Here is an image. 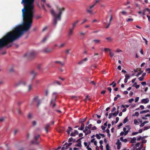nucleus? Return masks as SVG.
<instances>
[{
    "mask_svg": "<svg viewBox=\"0 0 150 150\" xmlns=\"http://www.w3.org/2000/svg\"><path fill=\"white\" fill-rule=\"evenodd\" d=\"M34 0H25V14H34Z\"/></svg>",
    "mask_w": 150,
    "mask_h": 150,
    "instance_id": "nucleus-1",
    "label": "nucleus"
},
{
    "mask_svg": "<svg viewBox=\"0 0 150 150\" xmlns=\"http://www.w3.org/2000/svg\"><path fill=\"white\" fill-rule=\"evenodd\" d=\"M57 10L59 11V13L57 14L54 10L52 9L50 11V13L52 15L54 16L53 21L54 24L56 25L57 23V21H60L61 19V16L62 12L65 10L64 8H57Z\"/></svg>",
    "mask_w": 150,
    "mask_h": 150,
    "instance_id": "nucleus-2",
    "label": "nucleus"
},
{
    "mask_svg": "<svg viewBox=\"0 0 150 150\" xmlns=\"http://www.w3.org/2000/svg\"><path fill=\"white\" fill-rule=\"evenodd\" d=\"M36 53L35 51H32L27 53L25 55V56L27 57L28 58L31 59L36 55Z\"/></svg>",
    "mask_w": 150,
    "mask_h": 150,
    "instance_id": "nucleus-3",
    "label": "nucleus"
},
{
    "mask_svg": "<svg viewBox=\"0 0 150 150\" xmlns=\"http://www.w3.org/2000/svg\"><path fill=\"white\" fill-rule=\"evenodd\" d=\"M56 96H54V98L51 100L50 103V105L53 108L55 107L56 106V104L55 103L56 100Z\"/></svg>",
    "mask_w": 150,
    "mask_h": 150,
    "instance_id": "nucleus-4",
    "label": "nucleus"
},
{
    "mask_svg": "<svg viewBox=\"0 0 150 150\" xmlns=\"http://www.w3.org/2000/svg\"><path fill=\"white\" fill-rule=\"evenodd\" d=\"M35 139V141H31V143L33 144H38V142L37 141V140L40 137V135L38 134L37 135H35L34 136Z\"/></svg>",
    "mask_w": 150,
    "mask_h": 150,
    "instance_id": "nucleus-5",
    "label": "nucleus"
},
{
    "mask_svg": "<svg viewBox=\"0 0 150 150\" xmlns=\"http://www.w3.org/2000/svg\"><path fill=\"white\" fill-rule=\"evenodd\" d=\"M42 51L44 53H49L52 51V49H49L47 47H45L43 48Z\"/></svg>",
    "mask_w": 150,
    "mask_h": 150,
    "instance_id": "nucleus-6",
    "label": "nucleus"
},
{
    "mask_svg": "<svg viewBox=\"0 0 150 150\" xmlns=\"http://www.w3.org/2000/svg\"><path fill=\"white\" fill-rule=\"evenodd\" d=\"M33 100L37 102V107H38L41 103V101L39 99L38 96H36L34 97L33 98Z\"/></svg>",
    "mask_w": 150,
    "mask_h": 150,
    "instance_id": "nucleus-7",
    "label": "nucleus"
},
{
    "mask_svg": "<svg viewBox=\"0 0 150 150\" xmlns=\"http://www.w3.org/2000/svg\"><path fill=\"white\" fill-rule=\"evenodd\" d=\"M96 5V4H94L93 5L90 6L89 7V8H87L86 11L87 12L90 14H92V10L91 9L93 8Z\"/></svg>",
    "mask_w": 150,
    "mask_h": 150,
    "instance_id": "nucleus-8",
    "label": "nucleus"
},
{
    "mask_svg": "<svg viewBox=\"0 0 150 150\" xmlns=\"http://www.w3.org/2000/svg\"><path fill=\"white\" fill-rule=\"evenodd\" d=\"M74 29L71 28H70L69 29L68 32V35L69 37H70L73 34V31Z\"/></svg>",
    "mask_w": 150,
    "mask_h": 150,
    "instance_id": "nucleus-9",
    "label": "nucleus"
},
{
    "mask_svg": "<svg viewBox=\"0 0 150 150\" xmlns=\"http://www.w3.org/2000/svg\"><path fill=\"white\" fill-rule=\"evenodd\" d=\"M116 144L117 146V149L118 150L120 149L122 144L121 142H120V141L119 139H117V142L116 143Z\"/></svg>",
    "mask_w": 150,
    "mask_h": 150,
    "instance_id": "nucleus-10",
    "label": "nucleus"
},
{
    "mask_svg": "<svg viewBox=\"0 0 150 150\" xmlns=\"http://www.w3.org/2000/svg\"><path fill=\"white\" fill-rule=\"evenodd\" d=\"M30 74L31 75L33 76V77L31 79V80L32 81L33 80L34 78H35V75L37 74V73L36 72H35L34 71L32 70L30 71Z\"/></svg>",
    "mask_w": 150,
    "mask_h": 150,
    "instance_id": "nucleus-11",
    "label": "nucleus"
},
{
    "mask_svg": "<svg viewBox=\"0 0 150 150\" xmlns=\"http://www.w3.org/2000/svg\"><path fill=\"white\" fill-rule=\"evenodd\" d=\"M79 134L77 130H75L74 132H72L70 134V136L72 137H74L76 135Z\"/></svg>",
    "mask_w": 150,
    "mask_h": 150,
    "instance_id": "nucleus-12",
    "label": "nucleus"
},
{
    "mask_svg": "<svg viewBox=\"0 0 150 150\" xmlns=\"http://www.w3.org/2000/svg\"><path fill=\"white\" fill-rule=\"evenodd\" d=\"M149 100L148 98H146L145 99H143L141 100V102L142 103L146 104L149 102Z\"/></svg>",
    "mask_w": 150,
    "mask_h": 150,
    "instance_id": "nucleus-13",
    "label": "nucleus"
},
{
    "mask_svg": "<svg viewBox=\"0 0 150 150\" xmlns=\"http://www.w3.org/2000/svg\"><path fill=\"white\" fill-rule=\"evenodd\" d=\"M54 63L55 64H59L62 67H63L65 64V63L64 62L60 61H55L54 62Z\"/></svg>",
    "mask_w": 150,
    "mask_h": 150,
    "instance_id": "nucleus-14",
    "label": "nucleus"
},
{
    "mask_svg": "<svg viewBox=\"0 0 150 150\" xmlns=\"http://www.w3.org/2000/svg\"><path fill=\"white\" fill-rule=\"evenodd\" d=\"M79 21L78 20L76 21L75 22L73 23L72 24V27L71 28L72 29H74V28L76 27V25L79 22Z\"/></svg>",
    "mask_w": 150,
    "mask_h": 150,
    "instance_id": "nucleus-15",
    "label": "nucleus"
},
{
    "mask_svg": "<svg viewBox=\"0 0 150 150\" xmlns=\"http://www.w3.org/2000/svg\"><path fill=\"white\" fill-rule=\"evenodd\" d=\"M130 129V128H129L128 130H127L125 132H122L120 133V135L121 136H122L123 135H126L129 132V130Z\"/></svg>",
    "mask_w": 150,
    "mask_h": 150,
    "instance_id": "nucleus-16",
    "label": "nucleus"
},
{
    "mask_svg": "<svg viewBox=\"0 0 150 150\" xmlns=\"http://www.w3.org/2000/svg\"><path fill=\"white\" fill-rule=\"evenodd\" d=\"M87 117H86L83 119H80L79 120V122L81 123H83L86 120Z\"/></svg>",
    "mask_w": 150,
    "mask_h": 150,
    "instance_id": "nucleus-17",
    "label": "nucleus"
},
{
    "mask_svg": "<svg viewBox=\"0 0 150 150\" xmlns=\"http://www.w3.org/2000/svg\"><path fill=\"white\" fill-rule=\"evenodd\" d=\"M150 10V9L148 8H145L142 11V14L143 16H144L145 15V12L146 11H149Z\"/></svg>",
    "mask_w": 150,
    "mask_h": 150,
    "instance_id": "nucleus-18",
    "label": "nucleus"
},
{
    "mask_svg": "<svg viewBox=\"0 0 150 150\" xmlns=\"http://www.w3.org/2000/svg\"><path fill=\"white\" fill-rule=\"evenodd\" d=\"M130 143H135L136 142L135 141L137 139V138L135 137H133V138H130Z\"/></svg>",
    "mask_w": 150,
    "mask_h": 150,
    "instance_id": "nucleus-19",
    "label": "nucleus"
},
{
    "mask_svg": "<svg viewBox=\"0 0 150 150\" xmlns=\"http://www.w3.org/2000/svg\"><path fill=\"white\" fill-rule=\"evenodd\" d=\"M100 40H95L92 41V42H94L95 44H99Z\"/></svg>",
    "mask_w": 150,
    "mask_h": 150,
    "instance_id": "nucleus-20",
    "label": "nucleus"
},
{
    "mask_svg": "<svg viewBox=\"0 0 150 150\" xmlns=\"http://www.w3.org/2000/svg\"><path fill=\"white\" fill-rule=\"evenodd\" d=\"M21 84V81H20L19 82H17L14 84V86L15 87H17L18 86H20Z\"/></svg>",
    "mask_w": 150,
    "mask_h": 150,
    "instance_id": "nucleus-21",
    "label": "nucleus"
},
{
    "mask_svg": "<svg viewBox=\"0 0 150 150\" xmlns=\"http://www.w3.org/2000/svg\"><path fill=\"white\" fill-rule=\"evenodd\" d=\"M48 36H46L43 38V39L41 41V42H45L46 41V40H47V39H48Z\"/></svg>",
    "mask_w": 150,
    "mask_h": 150,
    "instance_id": "nucleus-22",
    "label": "nucleus"
},
{
    "mask_svg": "<svg viewBox=\"0 0 150 150\" xmlns=\"http://www.w3.org/2000/svg\"><path fill=\"white\" fill-rule=\"evenodd\" d=\"M75 141V139H73L72 137L70 138L68 142H74Z\"/></svg>",
    "mask_w": 150,
    "mask_h": 150,
    "instance_id": "nucleus-23",
    "label": "nucleus"
},
{
    "mask_svg": "<svg viewBox=\"0 0 150 150\" xmlns=\"http://www.w3.org/2000/svg\"><path fill=\"white\" fill-rule=\"evenodd\" d=\"M15 71L13 67H11L9 69V72L10 73H13Z\"/></svg>",
    "mask_w": 150,
    "mask_h": 150,
    "instance_id": "nucleus-24",
    "label": "nucleus"
},
{
    "mask_svg": "<svg viewBox=\"0 0 150 150\" xmlns=\"http://www.w3.org/2000/svg\"><path fill=\"white\" fill-rule=\"evenodd\" d=\"M50 125L49 124H47L45 127V129L46 132L47 133L48 132V129L50 127Z\"/></svg>",
    "mask_w": 150,
    "mask_h": 150,
    "instance_id": "nucleus-25",
    "label": "nucleus"
},
{
    "mask_svg": "<svg viewBox=\"0 0 150 150\" xmlns=\"http://www.w3.org/2000/svg\"><path fill=\"white\" fill-rule=\"evenodd\" d=\"M42 82V80L41 79H37L35 81V83L36 84L40 83Z\"/></svg>",
    "mask_w": 150,
    "mask_h": 150,
    "instance_id": "nucleus-26",
    "label": "nucleus"
},
{
    "mask_svg": "<svg viewBox=\"0 0 150 150\" xmlns=\"http://www.w3.org/2000/svg\"><path fill=\"white\" fill-rule=\"evenodd\" d=\"M32 84H30L28 85V91H31V90L32 89Z\"/></svg>",
    "mask_w": 150,
    "mask_h": 150,
    "instance_id": "nucleus-27",
    "label": "nucleus"
},
{
    "mask_svg": "<svg viewBox=\"0 0 150 150\" xmlns=\"http://www.w3.org/2000/svg\"><path fill=\"white\" fill-rule=\"evenodd\" d=\"M33 115L31 113H29L28 115V118L29 119H31L32 118Z\"/></svg>",
    "mask_w": 150,
    "mask_h": 150,
    "instance_id": "nucleus-28",
    "label": "nucleus"
},
{
    "mask_svg": "<svg viewBox=\"0 0 150 150\" xmlns=\"http://www.w3.org/2000/svg\"><path fill=\"white\" fill-rule=\"evenodd\" d=\"M92 126V125L91 124H90L88 125V126H86L85 127V128L88 129H90L91 128V127Z\"/></svg>",
    "mask_w": 150,
    "mask_h": 150,
    "instance_id": "nucleus-29",
    "label": "nucleus"
},
{
    "mask_svg": "<svg viewBox=\"0 0 150 150\" xmlns=\"http://www.w3.org/2000/svg\"><path fill=\"white\" fill-rule=\"evenodd\" d=\"M128 121L127 117H126L124 120L123 123L125 124Z\"/></svg>",
    "mask_w": 150,
    "mask_h": 150,
    "instance_id": "nucleus-30",
    "label": "nucleus"
},
{
    "mask_svg": "<svg viewBox=\"0 0 150 150\" xmlns=\"http://www.w3.org/2000/svg\"><path fill=\"white\" fill-rule=\"evenodd\" d=\"M72 128L70 127H68V129L67 131V132H70L72 131Z\"/></svg>",
    "mask_w": 150,
    "mask_h": 150,
    "instance_id": "nucleus-31",
    "label": "nucleus"
},
{
    "mask_svg": "<svg viewBox=\"0 0 150 150\" xmlns=\"http://www.w3.org/2000/svg\"><path fill=\"white\" fill-rule=\"evenodd\" d=\"M114 81H113V82H112L110 84L109 86H111L112 85L113 87H115L116 86V83L114 84Z\"/></svg>",
    "mask_w": 150,
    "mask_h": 150,
    "instance_id": "nucleus-32",
    "label": "nucleus"
},
{
    "mask_svg": "<svg viewBox=\"0 0 150 150\" xmlns=\"http://www.w3.org/2000/svg\"><path fill=\"white\" fill-rule=\"evenodd\" d=\"M17 112H18V114L20 115H21L22 114V112L21 111V110L18 109V108H17Z\"/></svg>",
    "mask_w": 150,
    "mask_h": 150,
    "instance_id": "nucleus-33",
    "label": "nucleus"
},
{
    "mask_svg": "<svg viewBox=\"0 0 150 150\" xmlns=\"http://www.w3.org/2000/svg\"><path fill=\"white\" fill-rule=\"evenodd\" d=\"M133 21V19L132 18H128L126 20L127 22H132Z\"/></svg>",
    "mask_w": 150,
    "mask_h": 150,
    "instance_id": "nucleus-34",
    "label": "nucleus"
},
{
    "mask_svg": "<svg viewBox=\"0 0 150 150\" xmlns=\"http://www.w3.org/2000/svg\"><path fill=\"white\" fill-rule=\"evenodd\" d=\"M139 115V114L138 112H136L135 113V114L134 115H132V116H137V117Z\"/></svg>",
    "mask_w": 150,
    "mask_h": 150,
    "instance_id": "nucleus-35",
    "label": "nucleus"
},
{
    "mask_svg": "<svg viewBox=\"0 0 150 150\" xmlns=\"http://www.w3.org/2000/svg\"><path fill=\"white\" fill-rule=\"evenodd\" d=\"M110 57H112L114 55V54L112 53V52H111V51H110Z\"/></svg>",
    "mask_w": 150,
    "mask_h": 150,
    "instance_id": "nucleus-36",
    "label": "nucleus"
},
{
    "mask_svg": "<svg viewBox=\"0 0 150 150\" xmlns=\"http://www.w3.org/2000/svg\"><path fill=\"white\" fill-rule=\"evenodd\" d=\"M71 50V49H67L65 51V53L66 54H69V52Z\"/></svg>",
    "mask_w": 150,
    "mask_h": 150,
    "instance_id": "nucleus-37",
    "label": "nucleus"
},
{
    "mask_svg": "<svg viewBox=\"0 0 150 150\" xmlns=\"http://www.w3.org/2000/svg\"><path fill=\"white\" fill-rule=\"evenodd\" d=\"M125 78H127V79H128L130 78L129 76L127 74L125 75Z\"/></svg>",
    "mask_w": 150,
    "mask_h": 150,
    "instance_id": "nucleus-38",
    "label": "nucleus"
},
{
    "mask_svg": "<svg viewBox=\"0 0 150 150\" xmlns=\"http://www.w3.org/2000/svg\"><path fill=\"white\" fill-rule=\"evenodd\" d=\"M121 108H125V107L126 108H128L129 107V105H126L125 106L124 105H122L121 106Z\"/></svg>",
    "mask_w": 150,
    "mask_h": 150,
    "instance_id": "nucleus-39",
    "label": "nucleus"
},
{
    "mask_svg": "<svg viewBox=\"0 0 150 150\" xmlns=\"http://www.w3.org/2000/svg\"><path fill=\"white\" fill-rule=\"evenodd\" d=\"M106 150H109L110 146L108 144H107L106 146Z\"/></svg>",
    "mask_w": 150,
    "mask_h": 150,
    "instance_id": "nucleus-40",
    "label": "nucleus"
},
{
    "mask_svg": "<svg viewBox=\"0 0 150 150\" xmlns=\"http://www.w3.org/2000/svg\"><path fill=\"white\" fill-rule=\"evenodd\" d=\"M95 116H97V117L99 119L101 117V116L97 114H96V115H93V117H94Z\"/></svg>",
    "mask_w": 150,
    "mask_h": 150,
    "instance_id": "nucleus-41",
    "label": "nucleus"
},
{
    "mask_svg": "<svg viewBox=\"0 0 150 150\" xmlns=\"http://www.w3.org/2000/svg\"><path fill=\"white\" fill-rule=\"evenodd\" d=\"M121 13L123 15H126L127 12L125 11H123Z\"/></svg>",
    "mask_w": 150,
    "mask_h": 150,
    "instance_id": "nucleus-42",
    "label": "nucleus"
},
{
    "mask_svg": "<svg viewBox=\"0 0 150 150\" xmlns=\"http://www.w3.org/2000/svg\"><path fill=\"white\" fill-rule=\"evenodd\" d=\"M144 79V77H143L142 76L139 78L138 79L139 81H143Z\"/></svg>",
    "mask_w": 150,
    "mask_h": 150,
    "instance_id": "nucleus-43",
    "label": "nucleus"
},
{
    "mask_svg": "<svg viewBox=\"0 0 150 150\" xmlns=\"http://www.w3.org/2000/svg\"><path fill=\"white\" fill-rule=\"evenodd\" d=\"M96 136L98 139H99L101 138V137L99 135V134L98 135V134H96Z\"/></svg>",
    "mask_w": 150,
    "mask_h": 150,
    "instance_id": "nucleus-44",
    "label": "nucleus"
},
{
    "mask_svg": "<svg viewBox=\"0 0 150 150\" xmlns=\"http://www.w3.org/2000/svg\"><path fill=\"white\" fill-rule=\"evenodd\" d=\"M143 138L142 137H140L138 138H137V141H139L141 139H143Z\"/></svg>",
    "mask_w": 150,
    "mask_h": 150,
    "instance_id": "nucleus-45",
    "label": "nucleus"
},
{
    "mask_svg": "<svg viewBox=\"0 0 150 150\" xmlns=\"http://www.w3.org/2000/svg\"><path fill=\"white\" fill-rule=\"evenodd\" d=\"M85 33H83L82 32H79V34L80 35H84L85 34Z\"/></svg>",
    "mask_w": 150,
    "mask_h": 150,
    "instance_id": "nucleus-46",
    "label": "nucleus"
},
{
    "mask_svg": "<svg viewBox=\"0 0 150 150\" xmlns=\"http://www.w3.org/2000/svg\"><path fill=\"white\" fill-rule=\"evenodd\" d=\"M81 142H80L78 143L77 144L76 146H78V147H81Z\"/></svg>",
    "mask_w": 150,
    "mask_h": 150,
    "instance_id": "nucleus-47",
    "label": "nucleus"
},
{
    "mask_svg": "<svg viewBox=\"0 0 150 150\" xmlns=\"http://www.w3.org/2000/svg\"><path fill=\"white\" fill-rule=\"evenodd\" d=\"M106 39L107 40H108L110 41L112 40V38L110 37L106 38Z\"/></svg>",
    "mask_w": 150,
    "mask_h": 150,
    "instance_id": "nucleus-48",
    "label": "nucleus"
},
{
    "mask_svg": "<svg viewBox=\"0 0 150 150\" xmlns=\"http://www.w3.org/2000/svg\"><path fill=\"white\" fill-rule=\"evenodd\" d=\"M91 132L90 130H88H88H87V131H86V135L89 134L90 133H91Z\"/></svg>",
    "mask_w": 150,
    "mask_h": 150,
    "instance_id": "nucleus-49",
    "label": "nucleus"
},
{
    "mask_svg": "<svg viewBox=\"0 0 150 150\" xmlns=\"http://www.w3.org/2000/svg\"><path fill=\"white\" fill-rule=\"evenodd\" d=\"M143 71H141L140 72H138L137 74V75H136L138 77V76H139V75H141L143 73Z\"/></svg>",
    "mask_w": 150,
    "mask_h": 150,
    "instance_id": "nucleus-50",
    "label": "nucleus"
},
{
    "mask_svg": "<svg viewBox=\"0 0 150 150\" xmlns=\"http://www.w3.org/2000/svg\"><path fill=\"white\" fill-rule=\"evenodd\" d=\"M83 137H81L80 138H79V139H78L77 141H76V142H81V139H82L83 138Z\"/></svg>",
    "mask_w": 150,
    "mask_h": 150,
    "instance_id": "nucleus-51",
    "label": "nucleus"
},
{
    "mask_svg": "<svg viewBox=\"0 0 150 150\" xmlns=\"http://www.w3.org/2000/svg\"><path fill=\"white\" fill-rule=\"evenodd\" d=\"M22 103V102L20 101H19L17 103V104L18 106L21 105Z\"/></svg>",
    "mask_w": 150,
    "mask_h": 150,
    "instance_id": "nucleus-52",
    "label": "nucleus"
},
{
    "mask_svg": "<svg viewBox=\"0 0 150 150\" xmlns=\"http://www.w3.org/2000/svg\"><path fill=\"white\" fill-rule=\"evenodd\" d=\"M140 144L139 142H137L136 144H135V146H136V147H139Z\"/></svg>",
    "mask_w": 150,
    "mask_h": 150,
    "instance_id": "nucleus-53",
    "label": "nucleus"
},
{
    "mask_svg": "<svg viewBox=\"0 0 150 150\" xmlns=\"http://www.w3.org/2000/svg\"><path fill=\"white\" fill-rule=\"evenodd\" d=\"M65 45V43H62V44H61L60 45V46H59V47H63L64 46V45Z\"/></svg>",
    "mask_w": 150,
    "mask_h": 150,
    "instance_id": "nucleus-54",
    "label": "nucleus"
},
{
    "mask_svg": "<svg viewBox=\"0 0 150 150\" xmlns=\"http://www.w3.org/2000/svg\"><path fill=\"white\" fill-rule=\"evenodd\" d=\"M104 50L105 52H107L108 51H109L110 52V50L108 48H105L104 49Z\"/></svg>",
    "mask_w": 150,
    "mask_h": 150,
    "instance_id": "nucleus-55",
    "label": "nucleus"
},
{
    "mask_svg": "<svg viewBox=\"0 0 150 150\" xmlns=\"http://www.w3.org/2000/svg\"><path fill=\"white\" fill-rule=\"evenodd\" d=\"M139 99V97H136L135 98V102H137L138 101Z\"/></svg>",
    "mask_w": 150,
    "mask_h": 150,
    "instance_id": "nucleus-56",
    "label": "nucleus"
},
{
    "mask_svg": "<svg viewBox=\"0 0 150 150\" xmlns=\"http://www.w3.org/2000/svg\"><path fill=\"white\" fill-rule=\"evenodd\" d=\"M134 100V99L133 98H131L129 100V102L130 103H132V101H133Z\"/></svg>",
    "mask_w": 150,
    "mask_h": 150,
    "instance_id": "nucleus-57",
    "label": "nucleus"
},
{
    "mask_svg": "<svg viewBox=\"0 0 150 150\" xmlns=\"http://www.w3.org/2000/svg\"><path fill=\"white\" fill-rule=\"evenodd\" d=\"M107 89L109 91L110 93H111V92L112 88L111 87H108L107 88Z\"/></svg>",
    "mask_w": 150,
    "mask_h": 150,
    "instance_id": "nucleus-58",
    "label": "nucleus"
},
{
    "mask_svg": "<svg viewBox=\"0 0 150 150\" xmlns=\"http://www.w3.org/2000/svg\"><path fill=\"white\" fill-rule=\"evenodd\" d=\"M54 83H57V84H58L59 85H61V84L58 81H55L54 82Z\"/></svg>",
    "mask_w": 150,
    "mask_h": 150,
    "instance_id": "nucleus-59",
    "label": "nucleus"
},
{
    "mask_svg": "<svg viewBox=\"0 0 150 150\" xmlns=\"http://www.w3.org/2000/svg\"><path fill=\"white\" fill-rule=\"evenodd\" d=\"M112 113H110L109 115L108 118L109 119H110L112 118Z\"/></svg>",
    "mask_w": 150,
    "mask_h": 150,
    "instance_id": "nucleus-60",
    "label": "nucleus"
},
{
    "mask_svg": "<svg viewBox=\"0 0 150 150\" xmlns=\"http://www.w3.org/2000/svg\"><path fill=\"white\" fill-rule=\"evenodd\" d=\"M112 115L114 116H116L117 115V113H116V112H114V113H112Z\"/></svg>",
    "mask_w": 150,
    "mask_h": 150,
    "instance_id": "nucleus-61",
    "label": "nucleus"
},
{
    "mask_svg": "<svg viewBox=\"0 0 150 150\" xmlns=\"http://www.w3.org/2000/svg\"><path fill=\"white\" fill-rule=\"evenodd\" d=\"M83 60H82L81 61H80L78 63V64H82L83 63Z\"/></svg>",
    "mask_w": 150,
    "mask_h": 150,
    "instance_id": "nucleus-62",
    "label": "nucleus"
},
{
    "mask_svg": "<svg viewBox=\"0 0 150 150\" xmlns=\"http://www.w3.org/2000/svg\"><path fill=\"white\" fill-rule=\"evenodd\" d=\"M146 71H148V73H150V68H148L147 69H146Z\"/></svg>",
    "mask_w": 150,
    "mask_h": 150,
    "instance_id": "nucleus-63",
    "label": "nucleus"
},
{
    "mask_svg": "<svg viewBox=\"0 0 150 150\" xmlns=\"http://www.w3.org/2000/svg\"><path fill=\"white\" fill-rule=\"evenodd\" d=\"M146 16L148 18V21L150 22V16L147 15Z\"/></svg>",
    "mask_w": 150,
    "mask_h": 150,
    "instance_id": "nucleus-64",
    "label": "nucleus"
}]
</instances>
